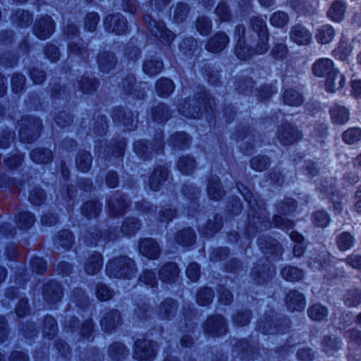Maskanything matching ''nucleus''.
Returning <instances> with one entry per match:
<instances>
[{
  "label": "nucleus",
  "mask_w": 361,
  "mask_h": 361,
  "mask_svg": "<svg viewBox=\"0 0 361 361\" xmlns=\"http://www.w3.org/2000/svg\"><path fill=\"white\" fill-rule=\"evenodd\" d=\"M252 31L245 37V27L238 25L235 35L238 37L235 53L241 59H247L254 54H262L267 51L268 31L265 22L258 17L251 19Z\"/></svg>",
  "instance_id": "nucleus-1"
},
{
  "label": "nucleus",
  "mask_w": 361,
  "mask_h": 361,
  "mask_svg": "<svg viewBox=\"0 0 361 361\" xmlns=\"http://www.w3.org/2000/svg\"><path fill=\"white\" fill-rule=\"evenodd\" d=\"M106 272L110 277L130 278L135 273L134 262L127 257L114 259L106 264Z\"/></svg>",
  "instance_id": "nucleus-2"
},
{
  "label": "nucleus",
  "mask_w": 361,
  "mask_h": 361,
  "mask_svg": "<svg viewBox=\"0 0 361 361\" xmlns=\"http://www.w3.org/2000/svg\"><path fill=\"white\" fill-rule=\"evenodd\" d=\"M247 201L251 207V213H249L250 229L253 228L256 230L263 231L270 226V222L267 219V212L263 209L260 202L255 199L246 197Z\"/></svg>",
  "instance_id": "nucleus-3"
},
{
  "label": "nucleus",
  "mask_w": 361,
  "mask_h": 361,
  "mask_svg": "<svg viewBox=\"0 0 361 361\" xmlns=\"http://www.w3.org/2000/svg\"><path fill=\"white\" fill-rule=\"evenodd\" d=\"M144 20L147 24L152 34L159 40L169 42L173 39V33L166 27L164 22L157 21L150 16H145Z\"/></svg>",
  "instance_id": "nucleus-4"
},
{
  "label": "nucleus",
  "mask_w": 361,
  "mask_h": 361,
  "mask_svg": "<svg viewBox=\"0 0 361 361\" xmlns=\"http://www.w3.org/2000/svg\"><path fill=\"white\" fill-rule=\"evenodd\" d=\"M19 135L23 141L32 142L38 135L41 123L37 118H25L19 123Z\"/></svg>",
  "instance_id": "nucleus-5"
},
{
  "label": "nucleus",
  "mask_w": 361,
  "mask_h": 361,
  "mask_svg": "<svg viewBox=\"0 0 361 361\" xmlns=\"http://www.w3.org/2000/svg\"><path fill=\"white\" fill-rule=\"evenodd\" d=\"M155 344L149 340H137L135 343L134 357L139 360L151 361L155 357Z\"/></svg>",
  "instance_id": "nucleus-6"
},
{
  "label": "nucleus",
  "mask_w": 361,
  "mask_h": 361,
  "mask_svg": "<svg viewBox=\"0 0 361 361\" xmlns=\"http://www.w3.org/2000/svg\"><path fill=\"white\" fill-rule=\"evenodd\" d=\"M276 314L271 312L260 322L259 329L264 334L284 333L287 324L283 326L281 320L276 318Z\"/></svg>",
  "instance_id": "nucleus-7"
},
{
  "label": "nucleus",
  "mask_w": 361,
  "mask_h": 361,
  "mask_svg": "<svg viewBox=\"0 0 361 361\" xmlns=\"http://www.w3.org/2000/svg\"><path fill=\"white\" fill-rule=\"evenodd\" d=\"M105 28L116 35H121L127 30V23L123 16L120 13L109 15L106 17L104 23Z\"/></svg>",
  "instance_id": "nucleus-8"
},
{
  "label": "nucleus",
  "mask_w": 361,
  "mask_h": 361,
  "mask_svg": "<svg viewBox=\"0 0 361 361\" xmlns=\"http://www.w3.org/2000/svg\"><path fill=\"white\" fill-rule=\"evenodd\" d=\"M54 30V23L49 16H43L37 20L34 26V33L41 39L49 37Z\"/></svg>",
  "instance_id": "nucleus-9"
},
{
  "label": "nucleus",
  "mask_w": 361,
  "mask_h": 361,
  "mask_svg": "<svg viewBox=\"0 0 361 361\" xmlns=\"http://www.w3.org/2000/svg\"><path fill=\"white\" fill-rule=\"evenodd\" d=\"M300 137V133L290 123L282 124L278 130V139L283 145L293 144Z\"/></svg>",
  "instance_id": "nucleus-10"
},
{
  "label": "nucleus",
  "mask_w": 361,
  "mask_h": 361,
  "mask_svg": "<svg viewBox=\"0 0 361 361\" xmlns=\"http://www.w3.org/2000/svg\"><path fill=\"white\" fill-rule=\"evenodd\" d=\"M204 330L207 334L214 336H220L226 331L225 319L221 315L209 317L204 325Z\"/></svg>",
  "instance_id": "nucleus-11"
},
{
  "label": "nucleus",
  "mask_w": 361,
  "mask_h": 361,
  "mask_svg": "<svg viewBox=\"0 0 361 361\" xmlns=\"http://www.w3.org/2000/svg\"><path fill=\"white\" fill-rule=\"evenodd\" d=\"M229 43V37L226 32L220 31L215 33L208 41L206 48L213 53L224 50Z\"/></svg>",
  "instance_id": "nucleus-12"
},
{
  "label": "nucleus",
  "mask_w": 361,
  "mask_h": 361,
  "mask_svg": "<svg viewBox=\"0 0 361 361\" xmlns=\"http://www.w3.org/2000/svg\"><path fill=\"white\" fill-rule=\"evenodd\" d=\"M140 252L149 259H156L160 253V247L154 239L145 238L140 243Z\"/></svg>",
  "instance_id": "nucleus-13"
},
{
  "label": "nucleus",
  "mask_w": 361,
  "mask_h": 361,
  "mask_svg": "<svg viewBox=\"0 0 361 361\" xmlns=\"http://www.w3.org/2000/svg\"><path fill=\"white\" fill-rule=\"evenodd\" d=\"M312 73L317 77L326 76L331 73L333 71H336L334 68V63L331 60L322 58L316 61L312 68Z\"/></svg>",
  "instance_id": "nucleus-14"
},
{
  "label": "nucleus",
  "mask_w": 361,
  "mask_h": 361,
  "mask_svg": "<svg viewBox=\"0 0 361 361\" xmlns=\"http://www.w3.org/2000/svg\"><path fill=\"white\" fill-rule=\"evenodd\" d=\"M290 37L295 43L300 45H305L311 41L312 35L305 27L300 25H295L290 31Z\"/></svg>",
  "instance_id": "nucleus-15"
},
{
  "label": "nucleus",
  "mask_w": 361,
  "mask_h": 361,
  "mask_svg": "<svg viewBox=\"0 0 361 361\" xmlns=\"http://www.w3.org/2000/svg\"><path fill=\"white\" fill-rule=\"evenodd\" d=\"M117 60L114 54L109 51L99 53L97 58L99 69L103 73H109L114 68Z\"/></svg>",
  "instance_id": "nucleus-16"
},
{
  "label": "nucleus",
  "mask_w": 361,
  "mask_h": 361,
  "mask_svg": "<svg viewBox=\"0 0 361 361\" xmlns=\"http://www.w3.org/2000/svg\"><path fill=\"white\" fill-rule=\"evenodd\" d=\"M120 324L121 315L116 310H111L106 313L101 321V326L104 331L106 332H111Z\"/></svg>",
  "instance_id": "nucleus-17"
},
{
  "label": "nucleus",
  "mask_w": 361,
  "mask_h": 361,
  "mask_svg": "<svg viewBox=\"0 0 361 361\" xmlns=\"http://www.w3.org/2000/svg\"><path fill=\"white\" fill-rule=\"evenodd\" d=\"M331 120L336 125H343L350 119V113L345 106L335 104L329 111Z\"/></svg>",
  "instance_id": "nucleus-18"
},
{
  "label": "nucleus",
  "mask_w": 361,
  "mask_h": 361,
  "mask_svg": "<svg viewBox=\"0 0 361 361\" xmlns=\"http://www.w3.org/2000/svg\"><path fill=\"white\" fill-rule=\"evenodd\" d=\"M102 256L99 252H94L90 255L84 264V270L88 275L97 274L102 266Z\"/></svg>",
  "instance_id": "nucleus-19"
},
{
  "label": "nucleus",
  "mask_w": 361,
  "mask_h": 361,
  "mask_svg": "<svg viewBox=\"0 0 361 361\" xmlns=\"http://www.w3.org/2000/svg\"><path fill=\"white\" fill-rule=\"evenodd\" d=\"M345 84V78L338 70L333 71L326 78L325 88L329 92L341 89Z\"/></svg>",
  "instance_id": "nucleus-20"
},
{
  "label": "nucleus",
  "mask_w": 361,
  "mask_h": 361,
  "mask_svg": "<svg viewBox=\"0 0 361 361\" xmlns=\"http://www.w3.org/2000/svg\"><path fill=\"white\" fill-rule=\"evenodd\" d=\"M286 303L291 311H301L305 308V301L303 295L296 290H290L286 298Z\"/></svg>",
  "instance_id": "nucleus-21"
},
{
  "label": "nucleus",
  "mask_w": 361,
  "mask_h": 361,
  "mask_svg": "<svg viewBox=\"0 0 361 361\" xmlns=\"http://www.w3.org/2000/svg\"><path fill=\"white\" fill-rule=\"evenodd\" d=\"M62 294L61 286L57 282L52 281L44 286V297L48 302L54 303L59 301Z\"/></svg>",
  "instance_id": "nucleus-22"
},
{
  "label": "nucleus",
  "mask_w": 361,
  "mask_h": 361,
  "mask_svg": "<svg viewBox=\"0 0 361 361\" xmlns=\"http://www.w3.org/2000/svg\"><path fill=\"white\" fill-rule=\"evenodd\" d=\"M346 4L340 0L333 2L327 11L328 17L335 22H341L345 16Z\"/></svg>",
  "instance_id": "nucleus-23"
},
{
  "label": "nucleus",
  "mask_w": 361,
  "mask_h": 361,
  "mask_svg": "<svg viewBox=\"0 0 361 361\" xmlns=\"http://www.w3.org/2000/svg\"><path fill=\"white\" fill-rule=\"evenodd\" d=\"M259 244L263 252L267 255L271 254L277 257L282 254L281 246L275 239L271 238L260 239Z\"/></svg>",
  "instance_id": "nucleus-24"
},
{
  "label": "nucleus",
  "mask_w": 361,
  "mask_h": 361,
  "mask_svg": "<svg viewBox=\"0 0 361 361\" xmlns=\"http://www.w3.org/2000/svg\"><path fill=\"white\" fill-rule=\"evenodd\" d=\"M290 5L296 12L311 14L313 13L317 3L311 0H291Z\"/></svg>",
  "instance_id": "nucleus-25"
},
{
  "label": "nucleus",
  "mask_w": 361,
  "mask_h": 361,
  "mask_svg": "<svg viewBox=\"0 0 361 361\" xmlns=\"http://www.w3.org/2000/svg\"><path fill=\"white\" fill-rule=\"evenodd\" d=\"M168 176V171L164 166H159L157 168L149 180L150 188L153 190H157L159 189L161 185L166 180Z\"/></svg>",
  "instance_id": "nucleus-26"
},
{
  "label": "nucleus",
  "mask_w": 361,
  "mask_h": 361,
  "mask_svg": "<svg viewBox=\"0 0 361 361\" xmlns=\"http://www.w3.org/2000/svg\"><path fill=\"white\" fill-rule=\"evenodd\" d=\"M353 50L352 41L350 39L343 37L338 47L334 50V55L339 59L344 61L350 55Z\"/></svg>",
  "instance_id": "nucleus-27"
},
{
  "label": "nucleus",
  "mask_w": 361,
  "mask_h": 361,
  "mask_svg": "<svg viewBox=\"0 0 361 361\" xmlns=\"http://www.w3.org/2000/svg\"><path fill=\"white\" fill-rule=\"evenodd\" d=\"M222 218L216 215L214 219H209L204 228H201L202 233L206 236H212L220 231L222 227Z\"/></svg>",
  "instance_id": "nucleus-28"
},
{
  "label": "nucleus",
  "mask_w": 361,
  "mask_h": 361,
  "mask_svg": "<svg viewBox=\"0 0 361 361\" xmlns=\"http://www.w3.org/2000/svg\"><path fill=\"white\" fill-rule=\"evenodd\" d=\"M160 279L163 281H173L178 276V269L175 263H169L160 270Z\"/></svg>",
  "instance_id": "nucleus-29"
},
{
  "label": "nucleus",
  "mask_w": 361,
  "mask_h": 361,
  "mask_svg": "<svg viewBox=\"0 0 361 361\" xmlns=\"http://www.w3.org/2000/svg\"><path fill=\"white\" fill-rule=\"evenodd\" d=\"M178 111L181 114L188 118H199L202 114L198 107L191 106V104L186 100L178 104Z\"/></svg>",
  "instance_id": "nucleus-30"
},
{
  "label": "nucleus",
  "mask_w": 361,
  "mask_h": 361,
  "mask_svg": "<svg viewBox=\"0 0 361 361\" xmlns=\"http://www.w3.org/2000/svg\"><path fill=\"white\" fill-rule=\"evenodd\" d=\"M32 160L37 164H47L52 159V153L47 149H35L31 153Z\"/></svg>",
  "instance_id": "nucleus-31"
},
{
  "label": "nucleus",
  "mask_w": 361,
  "mask_h": 361,
  "mask_svg": "<svg viewBox=\"0 0 361 361\" xmlns=\"http://www.w3.org/2000/svg\"><path fill=\"white\" fill-rule=\"evenodd\" d=\"M207 194L209 197L212 200H217L223 196L224 190L219 183V178L214 177L209 180Z\"/></svg>",
  "instance_id": "nucleus-32"
},
{
  "label": "nucleus",
  "mask_w": 361,
  "mask_h": 361,
  "mask_svg": "<svg viewBox=\"0 0 361 361\" xmlns=\"http://www.w3.org/2000/svg\"><path fill=\"white\" fill-rule=\"evenodd\" d=\"M195 233L190 228L180 231L176 235V242L182 246L192 245L195 242Z\"/></svg>",
  "instance_id": "nucleus-33"
},
{
  "label": "nucleus",
  "mask_w": 361,
  "mask_h": 361,
  "mask_svg": "<svg viewBox=\"0 0 361 361\" xmlns=\"http://www.w3.org/2000/svg\"><path fill=\"white\" fill-rule=\"evenodd\" d=\"M334 35V29L329 25H324L318 30L316 38L319 43L327 44L331 41Z\"/></svg>",
  "instance_id": "nucleus-34"
},
{
  "label": "nucleus",
  "mask_w": 361,
  "mask_h": 361,
  "mask_svg": "<svg viewBox=\"0 0 361 361\" xmlns=\"http://www.w3.org/2000/svg\"><path fill=\"white\" fill-rule=\"evenodd\" d=\"M195 161L190 156L181 157L177 164L178 170L183 174H189L195 168Z\"/></svg>",
  "instance_id": "nucleus-35"
},
{
  "label": "nucleus",
  "mask_w": 361,
  "mask_h": 361,
  "mask_svg": "<svg viewBox=\"0 0 361 361\" xmlns=\"http://www.w3.org/2000/svg\"><path fill=\"white\" fill-rule=\"evenodd\" d=\"M68 52L85 59L87 56V46L80 39L78 42L71 41L68 45Z\"/></svg>",
  "instance_id": "nucleus-36"
},
{
  "label": "nucleus",
  "mask_w": 361,
  "mask_h": 361,
  "mask_svg": "<svg viewBox=\"0 0 361 361\" xmlns=\"http://www.w3.org/2000/svg\"><path fill=\"white\" fill-rule=\"evenodd\" d=\"M343 140L348 144L353 145L361 140V129L360 128H350L342 135Z\"/></svg>",
  "instance_id": "nucleus-37"
},
{
  "label": "nucleus",
  "mask_w": 361,
  "mask_h": 361,
  "mask_svg": "<svg viewBox=\"0 0 361 361\" xmlns=\"http://www.w3.org/2000/svg\"><path fill=\"white\" fill-rule=\"evenodd\" d=\"M101 210V205L95 201L85 202L81 209L82 213L87 218L96 217Z\"/></svg>",
  "instance_id": "nucleus-38"
},
{
  "label": "nucleus",
  "mask_w": 361,
  "mask_h": 361,
  "mask_svg": "<svg viewBox=\"0 0 361 361\" xmlns=\"http://www.w3.org/2000/svg\"><path fill=\"white\" fill-rule=\"evenodd\" d=\"M128 205L126 198L121 197L119 199L110 201L109 204V212L112 215L121 214Z\"/></svg>",
  "instance_id": "nucleus-39"
},
{
  "label": "nucleus",
  "mask_w": 361,
  "mask_h": 361,
  "mask_svg": "<svg viewBox=\"0 0 361 361\" xmlns=\"http://www.w3.org/2000/svg\"><path fill=\"white\" fill-rule=\"evenodd\" d=\"M92 157L90 153L87 152H81L78 153L76 158V166L81 171H87L92 164Z\"/></svg>",
  "instance_id": "nucleus-40"
},
{
  "label": "nucleus",
  "mask_w": 361,
  "mask_h": 361,
  "mask_svg": "<svg viewBox=\"0 0 361 361\" xmlns=\"http://www.w3.org/2000/svg\"><path fill=\"white\" fill-rule=\"evenodd\" d=\"M163 67V63L159 59L147 60L143 64V70L146 74L154 75L159 73Z\"/></svg>",
  "instance_id": "nucleus-41"
},
{
  "label": "nucleus",
  "mask_w": 361,
  "mask_h": 361,
  "mask_svg": "<svg viewBox=\"0 0 361 361\" xmlns=\"http://www.w3.org/2000/svg\"><path fill=\"white\" fill-rule=\"evenodd\" d=\"M283 101L288 105L298 106L302 103L303 99L298 92L294 90H288L284 92Z\"/></svg>",
  "instance_id": "nucleus-42"
},
{
  "label": "nucleus",
  "mask_w": 361,
  "mask_h": 361,
  "mask_svg": "<svg viewBox=\"0 0 361 361\" xmlns=\"http://www.w3.org/2000/svg\"><path fill=\"white\" fill-rule=\"evenodd\" d=\"M281 275L286 281H295L302 279V271L295 267H286L283 269Z\"/></svg>",
  "instance_id": "nucleus-43"
},
{
  "label": "nucleus",
  "mask_w": 361,
  "mask_h": 361,
  "mask_svg": "<svg viewBox=\"0 0 361 361\" xmlns=\"http://www.w3.org/2000/svg\"><path fill=\"white\" fill-rule=\"evenodd\" d=\"M153 119L159 123H162L169 119L170 112L164 104H159L152 110Z\"/></svg>",
  "instance_id": "nucleus-44"
},
{
  "label": "nucleus",
  "mask_w": 361,
  "mask_h": 361,
  "mask_svg": "<svg viewBox=\"0 0 361 361\" xmlns=\"http://www.w3.org/2000/svg\"><path fill=\"white\" fill-rule=\"evenodd\" d=\"M174 85L171 80L161 78L157 82V89L159 94L167 96L173 91Z\"/></svg>",
  "instance_id": "nucleus-45"
},
{
  "label": "nucleus",
  "mask_w": 361,
  "mask_h": 361,
  "mask_svg": "<svg viewBox=\"0 0 361 361\" xmlns=\"http://www.w3.org/2000/svg\"><path fill=\"white\" fill-rule=\"evenodd\" d=\"M34 222L35 218L33 215L28 212H21L17 217V225L21 229L30 228Z\"/></svg>",
  "instance_id": "nucleus-46"
},
{
  "label": "nucleus",
  "mask_w": 361,
  "mask_h": 361,
  "mask_svg": "<svg viewBox=\"0 0 361 361\" xmlns=\"http://www.w3.org/2000/svg\"><path fill=\"white\" fill-rule=\"evenodd\" d=\"M308 314L312 319L321 321L326 317L327 310L325 307L316 304L309 308Z\"/></svg>",
  "instance_id": "nucleus-47"
},
{
  "label": "nucleus",
  "mask_w": 361,
  "mask_h": 361,
  "mask_svg": "<svg viewBox=\"0 0 361 361\" xmlns=\"http://www.w3.org/2000/svg\"><path fill=\"white\" fill-rule=\"evenodd\" d=\"M140 227V223L136 218L127 219L121 227V231L126 235H133Z\"/></svg>",
  "instance_id": "nucleus-48"
},
{
  "label": "nucleus",
  "mask_w": 361,
  "mask_h": 361,
  "mask_svg": "<svg viewBox=\"0 0 361 361\" xmlns=\"http://www.w3.org/2000/svg\"><path fill=\"white\" fill-rule=\"evenodd\" d=\"M176 310V304L172 300L164 301L159 307V315L162 318H169Z\"/></svg>",
  "instance_id": "nucleus-49"
},
{
  "label": "nucleus",
  "mask_w": 361,
  "mask_h": 361,
  "mask_svg": "<svg viewBox=\"0 0 361 361\" xmlns=\"http://www.w3.org/2000/svg\"><path fill=\"white\" fill-rule=\"evenodd\" d=\"M189 6L183 3L178 4L173 9V16L174 20L178 23L183 21L189 13Z\"/></svg>",
  "instance_id": "nucleus-50"
},
{
  "label": "nucleus",
  "mask_w": 361,
  "mask_h": 361,
  "mask_svg": "<svg viewBox=\"0 0 361 361\" xmlns=\"http://www.w3.org/2000/svg\"><path fill=\"white\" fill-rule=\"evenodd\" d=\"M215 14L221 22H228L232 18L229 7L223 2L219 3L216 6Z\"/></svg>",
  "instance_id": "nucleus-51"
},
{
  "label": "nucleus",
  "mask_w": 361,
  "mask_h": 361,
  "mask_svg": "<svg viewBox=\"0 0 361 361\" xmlns=\"http://www.w3.org/2000/svg\"><path fill=\"white\" fill-rule=\"evenodd\" d=\"M271 24L276 27H283L288 22V15L282 11H278L273 13L269 19Z\"/></svg>",
  "instance_id": "nucleus-52"
},
{
  "label": "nucleus",
  "mask_w": 361,
  "mask_h": 361,
  "mask_svg": "<svg viewBox=\"0 0 361 361\" xmlns=\"http://www.w3.org/2000/svg\"><path fill=\"white\" fill-rule=\"evenodd\" d=\"M211 20L205 17H200L196 21L197 30L202 35H208L212 30Z\"/></svg>",
  "instance_id": "nucleus-53"
},
{
  "label": "nucleus",
  "mask_w": 361,
  "mask_h": 361,
  "mask_svg": "<svg viewBox=\"0 0 361 361\" xmlns=\"http://www.w3.org/2000/svg\"><path fill=\"white\" fill-rule=\"evenodd\" d=\"M99 17L95 12L88 13L84 20V27L89 32H94L97 26Z\"/></svg>",
  "instance_id": "nucleus-54"
},
{
  "label": "nucleus",
  "mask_w": 361,
  "mask_h": 361,
  "mask_svg": "<svg viewBox=\"0 0 361 361\" xmlns=\"http://www.w3.org/2000/svg\"><path fill=\"white\" fill-rule=\"evenodd\" d=\"M345 304L349 307H355L361 302V293L355 289L348 291L344 299Z\"/></svg>",
  "instance_id": "nucleus-55"
},
{
  "label": "nucleus",
  "mask_w": 361,
  "mask_h": 361,
  "mask_svg": "<svg viewBox=\"0 0 361 361\" xmlns=\"http://www.w3.org/2000/svg\"><path fill=\"white\" fill-rule=\"evenodd\" d=\"M110 355L114 360H119L128 354L126 347L119 343H114L110 347Z\"/></svg>",
  "instance_id": "nucleus-56"
},
{
  "label": "nucleus",
  "mask_w": 361,
  "mask_h": 361,
  "mask_svg": "<svg viewBox=\"0 0 361 361\" xmlns=\"http://www.w3.org/2000/svg\"><path fill=\"white\" fill-rule=\"evenodd\" d=\"M57 331L56 323L54 317L47 316L44 319L43 333L48 337L54 336Z\"/></svg>",
  "instance_id": "nucleus-57"
},
{
  "label": "nucleus",
  "mask_w": 361,
  "mask_h": 361,
  "mask_svg": "<svg viewBox=\"0 0 361 361\" xmlns=\"http://www.w3.org/2000/svg\"><path fill=\"white\" fill-rule=\"evenodd\" d=\"M73 243V238L71 233L68 231H63L59 233L57 243L65 249L71 247Z\"/></svg>",
  "instance_id": "nucleus-58"
},
{
  "label": "nucleus",
  "mask_w": 361,
  "mask_h": 361,
  "mask_svg": "<svg viewBox=\"0 0 361 361\" xmlns=\"http://www.w3.org/2000/svg\"><path fill=\"white\" fill-rule=\"evenodd\" d=\"M353 243V238L348 233H343L337 238L338 247L343 251L348 250Z\"/></svg>",
  "instance_id": "nucleus-59"
},
{
  "label": "nucleus",
  "mask_w": 361,
  "mask_h": 361,
  "mask_svg": "<svg viewBox=\"0 0 361 361\" xmlns=\"http://www.w3.org/2000/svg\"><path fill=\"white\" fill-rule=\"evenodd\" d=\"M269 158L264 156L255 157L250 161L251 167L258 171H262L269 165Z\"/></svg>",
  "instance_id": "nucleus-60"
},
{
  "label": "nucleus",
  "mask_w": 361,
  "mask_h": 361,
  "mask_svg": "<svg viewBox=\"0 0 361 361\" xmlns=\"http://www.w3.org/2000/svg\"><path fill=\"white\" fill-rule=\"evenodd\" d=\"M78 85L83 92L88 93L96 90L97 82L94 79H92L88 77H83L78 82Z\"/></svg>",
  "instance_id": "nucleus-61"
},
{
  "label": "nucleus",
  "mask_w": 361,
  "mask_h": 361,
  "mask_svg": "<svg viewBox=\"0 0 361 361\" xmlns=\"http://www.w3.org/2000/svg\"><path fill=\"white\" fill-rule=\"evenodd\" d=\"M312 222L317 226L325 227L329 222V217L324 212L317 211L313 214Z\"/></svg>",
  "instance_id": "nucleus-62"
},
{
  "label": "nucleus",
  "mask_w": 361,
  "mask_h": 361,
  "mask_svg": "<svg viewBox=\"0 0 361 361\" xmlns=\"http://www.w3.org/2000/svg\"><path fill=\"white\" fill-rule=\"evenodd\" d=\"M213 298V293L210 288H202L197 293V300L201 305H207L209 304Z\"/></svg>",
  "instance_id": "nucleus-63"
},
{
  "label": "nucleus",
  "mask_w": 361,
  "mask_h": 361,
  "mask_svg": "<svg viewBox=\"0 0 361 361\" xmlns=\"http://www.w3.org/2000/svg\"><path fill=\"white\" fill-rule=\"evenodd\" d=\"M176 212L171 206L164 207L159 212V219L160 221L169 222L176 216Z\"/></svg>",
  "instance_id": "nucleus-64"
}]
</instances>
